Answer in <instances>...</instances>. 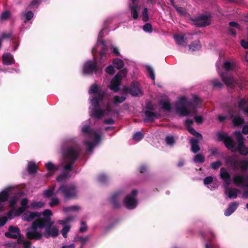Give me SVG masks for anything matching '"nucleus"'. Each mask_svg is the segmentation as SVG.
<instances>
[{
    "label": "nucleus",
    "instance_id": "6ab92c4d",
    "mask_svg": "<svg viewBox=\"0 0 248 248\" xmlns=\"http://www.w3.org/2000/svg\"><path fill=\"white\" fill-rule=\"evenodd\" d=\"M121 80L119 75H116L110 82L109 88L114 92H117L120 90Z\"/></svg>",
    "mask_w": 248,
    "mask_h": 248
},
{
    "label": "nucleus",
    "instance_id": "6e6552de",
    "mask_svg": "<svg viewBox=\"0 0 248 248\" xmlns=\"http://www.w3.org/2000/svg\"><path fill=\"white\" fill-rule=\"evenodd\" d=\"M58 191H61L65 199L73 198L76 195V187L74 185H62Z\"/></svg>",
    "mask_w": 248,
    "mask_h": 248
},
{
    "label": "nucleus",
    "instance_id": "c85d7f7f",
    "mask_svg": "<svg viewBox=\"0 0 248 248\" xmlns=\"http://www.w3.org/2000/svg\"><path fill=\"white\" fill-rule=\"evenodd\" d=\"M238 107L245 113L248 114V101L241 99L238 102Z\"/></svg>",
    "mask_w": 248,
    "mask_h": 248
},
{
    "label": "nucleus",
    "instance_id": "ddd939ff",
    "mask_svg": "<svg viewBox=\"0 0 248 248\" xmlns=\"http://www.w3.org/2000/svg\"><path fill=\"white\" fill-rule=\"evenodd\" d=\"M37 228H34L31 224L30 231L26 233L27 237L30 240H39L42 238L43 234L37 231Z\"/></svg>",
    "mask_w": 248,
    "mask_h": 248
},
{
    "label": "nucleus",
    "instance_id": "5701e85b",
    "mask_svg": "<svg viewBox=\"0 0 248 248\" xmlns=\"http://www.w3.org/2000/svg\"><path fill=\"white\" fill-rule=\"evenodd\" d=\"M201 140L192 138L190 140L191 144V151L193 153L196 154L200 151V147L199 145V142Z\"/></svg>",
    "mask_w": 248,
    "mask_h": 248
},
{
    "label": "nucleus",
    "instance_id": "f8f14e48",
    "mask_svg": "<svg viewBox=\"0 0 248 248\" xmlns=\"http://www.w3.org/2000/svg\"><path fill=\"white\" fill-rule=\"evenodd\" d=\"M145 117L143 118V121L145 123H153L156 119H159L160 115L157 112L149 110H144Z\"/></svg>",
    "mask_w": 248,
    "mask_h": 248
},
{
    "label": "nucleus",
    "instance_id": "864d4df0",
    "mask_svg": "<svg viewBox=\"0 0 248 248\" xmlns=\"http://www.w3.org/2000/svg\"><path fill=\"white\" fill-rule=\"evenodd\" d=\"M155 110V105L152 103L151 102H148L146 103L145 110L154 111Z\"/></svg>",
    "mask_w": 248,
    "mask_h": 248
},
{
    "label": "nucleus",
    "instance_id": "aec40b11",
    "mask_svg": "<svg viewBox=\"0 0 248 248\" xmlns=\"http://www.w3.org/2000/svg\"><path fill=\"white\" fill-rule=\"evenodd\" d=\"M220 177L227 186L231 184V175L226 168L223 167L220 169Z\"/></svg>",
    "mask_w": 248,
    "mask_h": 248
},
{
    "label": "nucleus",
    "instance_id": "79ce46f5",
    "mask_svg": "<svg viewBox=\"0 0 248 248\" xmlns=\"http://www.w3.org/2000/svg\"><path fill=\"white\" fill-rule=\"evenodd\" d=\"M235 66L234 63H232L230 62H225L223 65V68L228 71H232L233 69Z\"/></svg>",
    "mask_w": 248,
    "mask_h": 248
},
{
    "label": "nucleus",
    "instance_id": "49530a36",
    "mask_svg": "<svg viewBox=\"0 0 248 248\" xmlns=\"http://www.w3.org/2000/svg\"><path fill=\"white\" fill-rule=\"evenodd\" d=\"M212 83L214 88L221 89L223 86V83L217 79H213Z\"/></svg>",
    "mask_w": 248,
    "mask_h": 248
},
{
    "label": "nucleus",
    "instance_id": "39448f33",
    "mask_svg": "<svg viewBox=\"0 0 248 248\" xmlns=\"http://www.w3.org/2000/svg\"><path fill=\"white\" fill-rule=\"evenodd\" d=\"M5 236L7 238L17 239V243L19 244H22L25 240L23 235L21 234L18 227L13 225L8 228V232L5 233Z\"/></svg>",
    "mask_w": 248,
    "mask_h": 248
},
{
    "label": "nucleus",
    "instance_id": "4d7b16f0",
    "mask_svg": "<svg viewBox=\"0 0 248 248\" xmlns=\"http://www.w3.org/2000/svg\"><path fill=\"white\" fill-rule=\"evenodd\" d=\"M98 181L101 183H105L108 181L107 176L104 174H101L98 175L97 177Z\"/></svg>",
    "mask_w": 248,
    "mask_h": 248
},
{
    "label": "nucleus",
    "instance_id": "f3484780",
    "mask_svg": "<svg viewBox=\"0 0 248 248\" xmlns=\"http://www.w3.org/2000/svg\"><path fill=\"white\" fill-rule=\"evenodd\" d=\"M221 78L224 83L228 86L233 87L235 86V81L233 78L230 74L222 73Z\"/></svg>",
    "mask_w": 248,
    "mask_h": 248
},
{
    "label": "nucleus",
    "instance_id": "a19ab883",
    "mask_svg": "<svg viewBox=\"0 0 248 248\" xmlns=\"http://www.w3.org/2000/svg\"><path fill=\"white\" fill-rule=\"evenodd\" d=\"M42 0H32L28 5V8L33 9L34 8H38L39 5L41 4Z\"/></svg>",
    "mask_w": 248,
    "mask_h": 248
},
{
    "label": "nucleus",
    "instance_id": "338daca9",
    "mask_svg": "<svg viewBox=\"0 0 248 248\" xmlns=\"http://www.w3.org/2000/svg\"><path fill=\"white\" fill-rule=\"evenodd\" d=\"M11 15V13L8 11H6L2 12L0 16V18L2 20H5L9 18Z\"/></svg>",
    "mask_w": 248,
    "mask_h": 248
},
{
    "label": "nucleus",
    "instance_id": "0eeeda50",
    "mask_svg": "<svg viewBox=\"0 0 248 248\" xmlns=\"http://www.w3.org/2000/svg\"><path fill=\"white\" fill-rule=\"evenodd\" d=\"M194 22V25L197 27H204L209 25L210 22V16L207 15H202L197 17L191 18Z\"/></svg>",
    "mask_w": 248,
    "mask_h": 248
},
{
    "label": "nucleus",
    "instance_id": "de8ad7c7",
    "mask_svg": "<svg viewBox=\"0 0 248 248\" xmlns=\"http://www.w3.org/2000/svg\"><path fill=\"white\" fill-rule=\"evenodd\" d=\"M222 163L220 160H217L215 162H213L210 164L211 168L214 170H216L219 169V168L222 166Z\"/></svg>",
    "mask_w": 248,
    "mask_h": 248
},
{
    "label": "nucleus",
    "instance_id": "ea45409f",
    "mask_svg": "<svg viewBox=\"0 0 248 248\" xmlns=\"http://www.w3.org/2000/svg\"><path fill=\"white\" fill-rule=\"evenodd\" d=\"M70 175L69 172L65 171L57 177V181L58 182H62L64 180L69 178Z\"/></svg>",
    "mask_w": 248,
    "mask_h": 248
},
{
    "label": "nucleus",
    "instance_id": "69168bd1",
    "mask_svg": "<svg viewBox=\"0 0 248 248\" xmlns=\"http://www.w3.org/2000/svg\"><path fill=\"white\" fill-rule=\"evenodd\" d=\"M89 236H87L86 237L80 236L78 237V240L81 242L82 246L85 245L87 242V241L89 240Z\"/></svg>",
    "mask_w": 248,
    "mask_h": 248
},
{
    "label": "nucleus",
    "instance_id": "b1692460",
    "mask_svg": "<svg viewBox=\"0 0 248 248\" xmlns=\"http://www.w3.org/2000/svg\"><path fill=\"white\" fill-rule=\"evenodd\" d=\"M176 43L182 46H185L187 45V38L185 35L176 34L174 35Z\"/></svg>",
    "mask_w": 248,
    "mask_h": 248
},
{
    "label": "nucleus",
    "instance_id": "a211bd4d",
    "mask_svg": "<svg viewBox=\"0 0 248 248\" xmlns=\"http://www.w3.org/2000/svg\"><path fill=\"white\" fill-rule=\"evenodd\" d=\"M100 43L102 46L99 52V62L100 63H102L106 62L107 60V52L108 51V48L105 41H101Z\"/></svg>",
    "mask_w": 248,
    "mask_h": 248
},
{
    "label": "nucleus",
    "instance_id": "c03bdc74",
    "mask_svg": "<svg viewBox=\"0 0 248 248\" xmlns=\"http://www.w3.org/2000/svg\"><path fill=\"white\" fill-rule=\"evenodd\" d=\"M234 135L236 136L238 144H240V143H242L244 142V138L242 136V134L240 131H236L234 132Z\"/></svg>",
    "mask_w": 248,
    "mask_h": 248
},
{
    "label": "nucleus",
    "instance_id": "9d476101",
    "mask_svg": "<svg viewBox=\"0 0 248 248\" xmlns=\"http://www.w3.org/2000/svg\"><path fill=\"white\" fill-rule=\"evenodd\" d=\"M99 70V66L95 62L91 60L87 61L83 66V71L84 74L91 75L93 72H97Z\"/></svg>",
    "mask_w": 248,
    "mask_h": 248
},
{
    "label": "nucleus",
    "instance_id": "8fccbe9b",
    "mask_svg": "<svg viewBox=\"0 0 248 248\" xmlns=\"http://www.w3.org/2000/svg\"><path fill=\"white\" fill-rule=\"evenodd\" d=\"M126 97L124 96H120L116 95L114 97V102L116 104H118L123 103L125 101Z\"/></svg>",
    "mask_w": 248,
    "mask_h": 248
},
{
    "label": "nucleus",
    "instance_id": "4468645a",
    "mask_svg": "<svg viewBox=\"0 0 248 248\" xmlns=\"http://www.w3.org/2000/svg\"><path fill=\"white\" fill-rule=\"evenodd\" d=\"M130 94L133 96H141L143 93L140 87V84L133 81L130 84Z\"/></svg>",
    "mask_w": 248,
    "mask_h": 248
},
{
    "label": "nucleus",
    "instance_id": "f03ea898",
    "mask_svg": "<svg viewBox=\"0 0 248 248\" xmlns=\"http://www.w3.org/2000/svg\"><path fill=\"white\" fill-rule=\"evenodd\" d=\"M191 105V102L185 96L180 97L175 105L176 112L182 116H188L190 113L197 114V106Z\"/></svg>",
    "mask_w": 248,
    "mask_h": 248
},
{
    "label": "nucleus",
    "instance_id": "c756f323",
    "mask_svg": "<svg viewBox=\"0 0 248 248\" xmlns=\"http://www.w3.org/2000/svg\"><path fill=\"white\" fill-rule=\"evenodd\" d=\"M41 215L40 213L28 212L25 214V217L27 221H31L33 220L36 217H40Z\"/></svg>",
    "mask_w": 248,
    "mask_h": 248
},
{
    "label": "nucleus",
    "instance_id": "20e7f679",
    "mask_svg": "<svg viewBox=\"0 0 248 248\" xmlns=\"http://www.w3.org/2000/svg\"><path fill=\"white\" fill-rule=\"evenodd\" d=\"M225 163L226 166L236 170L240 168L243 172L248 170V160H238L234 155L227 156L225 157Z\"/></svg>",
    "mask_w": 248,
    "mask_h": 248
},
{
    "label": "nucleus",
    "instance_id": "9b49d317",
    "mask_svg": "<svg viewBox=\"0 0 248 248\" xmlns=\"http://www.w3.org/2000/svg\"><path fill=\"white\" fill-rule=\"evenodd\" d=\"M53 221L51 220V218L48 217H38V218L33 222L32 223L34 228H39L40 229L47 228L50 223H52Z\"/></svg>",
    "mask_w": 248,
    "mask_h": 248
},
{
    "label": "nucleus",
    "instance_id": "052dcab7",
    "mask_svg": "<svg viewBox=\"0 0 248 248\" xmlns=\"http://www.w3.org/2000/svg\"><path fill=\"white\" fill-rule=\"evenodd\" d=\"M17 201V198L16 196H14L9 201V206L11 208H14Z\"/></svg>",
    "mask_w": 248,
    "mask_h": 248
},
{
    "label": "nucleus",
    "instance_id": "72a5a7b5",
    "mask_svg": "<svg viewBox=\"0 0 248 248\" xmlns=\"http://www.w3.org/2000/svg\"><path fill=\"white\" fill-rule=\"evenodd\" d=\"M37 167L33 162H30L28 164L27 171L30 174H32L36 172Z\"/></svg>",
    "mask_w": 248,
    "mask_h": 248
},
{
    "label": "nucleus",
    "instance_id": "dca6fc26",
    "mask_svg": "<svg viewBox=\"0 0 248 248\" xmlns=\"http://www.w3.org/2000/svg\"><path fill=\"white\" fill-rule=\"evenodd\" d=\"M233 182L236 185H242L248 187V175L247 176L236 175L233 177Z\"/></svg>",
    "mask_w": 248,
    "mask_h": 248
},
{
    "label": "nucleus",
    "instance_id": "bb28decb",
    "mask_svg": "<svg viewBox=\"0 0 248 248\" xmlns=\"http://www.w3.org/2000/svg\"><path fill=\"white\" fill-rule=\"evenodd\" d=\"M226 189L225 194L230 199H236L237 197L238 193L239 192V190L238 189L235 188H229L228 187H227Z\"/></svg>",
    "mask_w": 248,
    "mask_h": 248
},
{
    "label": "nucleus",
    "instance_id": "5fc2aeb1",
    "mask_svg": "<svg viewBox=\"0 0 248 248\" xmlns=\"http://www.w3.org/2000/svg\"><path fill=\"white\" fill-rule=\"evenodd\" d=\"M143 30L145 32H152L153 31L152 26L150 23H145L143 26Z\"/></svg>",
    "mask_w": 248,
    "mask_h": 248
},
{
    "label": "nucleus",
    "instance_id": "f257e3e1",
    "mask_svg": "<svg viewBox=\"0 0 248 248\" xmlns=\"http://www.w3.org/2000/svg\"><path fill=\"white\" fill-rule=\"evenodd\" d=\"M89 94H93L91 100V103L93 107L91 110V116L97 119H102L105 115V110L99 108V103L102 102L106 94V92L103 91L96 84H92L89 89Z\"/></svg>",
    "mask_w": 248,
    "mask_h": 248
},
{
    "label": "nucleus",
    "instance_id": "473e14b6",
    "mask_svg": "<svg viewBox=\"0 0 248 248\" xmlns=\"http://www.w3.org/2000/svg\"><path fill=\"white\" fill-rule=\"evenodd\" d=\"M159 105L161 106L162 109L164 110L170 111L171 110V104L169 101H164L161 100L159 101Z\"/></svg>",
    "mask_w": 248,
    "mask_h": 248
},
{
    "label": "nucleus",
    "instance_id": "423d86ee",
    "mask_svg": "<svg viewBox=\"0 0 248 248\" xmlns=\"http://www.w3.org/2000/svg\"><path fill=\"white\" fill-rule=\"evenodd\" d=\"M218 140L222 141L226 147L232 152H234L235 146L234 140L226 133H218L217 135Z\"/></svg>",
    "mask_w": 248,
    "mask_h": 248
},
{
    "label": "nucleus",
    "instance_id": "3c124183",
    "mask_svg": "<svg viewBox=\"0 0 248 248\" xmlns=\"http://www.w3.org/2000/svg\"><path fill=\"white\" fill-rule=\"evenodd\" d=\"M143 135L141 132H137L134 134L133 138L135 140L139 141L143 138Z\"/></svg>",
    "mask_w": 248,
    "mask_h": 248
},
{
    "label": "nucleus",
    "instance_id": "1a4fd4ad",
    "mask_svg": "<svg viewBox=\"0 0 248 248\" xmlns=\"http://www.w3.org/2000/svg\"><path fill=\"white\" fill-rule=\"evenodd\" d=\"M137 193V190L134 189L131 192L132 196L128 195L124 198V202L127 208L129 209H133L137 206V202L135 198V197H136Z\"/></svg>",
    "mask_w": 248,
    "mask_h": 248
},
{
    "label": "nucleus",
    "instance_id": "603ef678",
    "mask_svg": "<svg viewBox=\"0 0 248 248\" xmlns=\"http://www.w3.org/2000/svg\"><path fill=\"white\" fill-rule=\"evenodd\" d=\"M70 226L69 225L65 226L61 230V233L64 238H66L67 237V233L69 232Z\"/></svg>",
    "mask_w": 248,
    "mask_h": 248
},
{
    "label": "nucleus",
    "instance_id": "a18cd8bd",
    "mask_svg": "<svg viewBox=\"0 0 248 248\" xmlns=\"http://www.w3.org/2000/svg\"><path fill=\"white\" fill-rule=\"evenodd\" d=\"M9 197L8 192L7 191H3L0 193V202H6Z\"/></svg>",
    "mask_w": 248,
    "mask_h": 248
},
{
    "label": "nucleus",
    "instance_id": "a878e982",
    "mask_svg": "<svg viewBox=\"0 0 248 248\" xmlns=\"http://www.w3.org/2000/svg\"><path fill=\"white\" fill-rule=\"evenodd\" d=\"M239 205V203L236 202H234L231 203H230L228 208L226 209L224 212V215L226 216H229L232 214L237 208L238 206Z\"/></svg>",
    "mask_w": 248,
    "mask_h": 248
},
{
    "label": "nucleus",
    "instance_id": "0e129e2a",
    "mask_svg": "<svg viewBox=\"0 0 248 248\" xmlns=\"http://www.w3.org/2000/svg\"><path fill=\"white\" fill-rule=\"evenodd\" d=\"M41 214L44 216V217H48V218H51L50 217L52 215V212L49 209H46Z\"/></svg>",
    "mask_w": 248,
    "mask_h": 248
},
{
    "label": "nucleus",
    "instance_id": "4be33fe9",
    "mask_svg": "<svg viewBox=\"0 0 248 248\" xmlns=\"http://www.w3.org/2000/svg\"><path fill=\"white\" fill-rule=\"evenodd\" d=\"M238 152L242 155H248V147L245 144V142L238 144L237 147L235 148L234 152Z\"/></svg>",
    "mask_w": 248,
    "mask_h": 248
},
{
    "label": "nucleus",
    "instance_id": "774afa93",
    "mask_svg": "<svg viewBox=\"0 0 248 248\" xmlns=\"http://www.w3.org/2000/svg\"><path fill=\"white\" fill-rule=\"evenodd\" d=\"M106 72L109 74L113 75L115 73L114 67L112 65H109L106 67Z\"/></svg>",
    "mask_w": 248,
    "mask_h": 248
},
{
    "label": "nucleus",
    "instance_id": "37998d69",
    "mask_svg": "<svg viewBox=\"0 0 248 248\" xmlns=\"http://www.w3.org/2000/svg\"><path fill=\"white\" fill-rule=\"evenodd\" d=\"M82 132L91 136L93 135V134H94V131L93 130L89 125H85L83 126L82 128Z\"/></svg>",
    "mask_w": 248,
    "mask_h": 248
},
{
    "label": "nucleus",
    "instance_id": "e433bc0d",
    "mask_svg": "<svg viewBox=\"0 0 248 248\" xmlns=\"http://www.w3.org/2000/svg\"><path fill=\"white\" fill-rule=\"evenodd\" d=\"M187 130H188V132L191 135H193L194 136H195L196 138V139H199V140H202V134H201L200 133L197 132L191 126H189V127H188V128H187Z\"/></svg>",
    "mask_w": 248,
    "mask_h": 248
},
{
    "label": "nucleus",
    "instance_id": "2f4dec72",
    "mask_svg": "<svg viewBox=\"0 0 248 248\" xmlns=\"http://www.w3.org/2000/svg\"><path fill=\"white\" fill-rule=\"evenodd\" d=\"M114 67L117 69H121L123 68L124 65V61L119 58H115L112 62Z\"/></svg>",
    "mask_w": 248,
    "mask_h": 248
},
{
    "label": "nucleus",
    "instance_id": "13d9d810",
    "mask_svg": "<svg viewBox=\"0 0 248 248\" xmlns=\"http://www.w3.org/2000/svg\"><path fill=\"white\" fill-rule=\"evenodd\" d=\"M54 194V188L47 189L44 191V195L46 198H50Z\"/></svg>",
    "mask_w": 248,
    "mask_h": 248
},
{
    "label": "nucleus",
    "instance_id": "c9c22d12",
    "mask_svg": "<svg viewBox=\"0 0 248 248\" xmlns=\"http://www.w3.org/2000/svg\"><path fill=\"white\" fill-rule=\"evenodd\" d=\"M205 157L202 154H198L195 155L193 158L195 163H203L205 162Z\"/></svg>",
    "mask_w": 248,
    "mask_h": 248
},
{
    "label": "nucleus",
    "instance_id": "bf43d9fd",
    "mask_svg": "<svg viewBox=\"0 0 248 248\" xmlns=\"http://www.w3.org/2000/svg\"><path fill=\"white\" fill-rule=\"evenodd\" d=\"M146 68H147V70L149 73V76L153 80H155V75L154 72L153 68L149 66H147Z\"/></svg>",
    "mask_w": 248,
    "mask_h": 248
},
{
    "label": "nucleus",
    "instance_id": "f704fd0d",
    "mask_svg": "<svg viewBox=\"0 0 248 248\" xmlns=\"http://www.w3.org/2000/svg\"><path fill=\"white\" fill-rule=\"evenodd\" d=\"M189 50L193 51L198 50L201 48V44L199 41L196 40L192 42L189 46Z\"/></svg>",
    "mask_w": 248,
    "mask_h": 248
},
{
    "label": "nucleus",
    "instance_id": "412c9836",
    "mask_svg": "<svg viewBox=\"0 0 248 248\" xmlns=\"http://www.w3.org/2000/svg\"><path fill=\"white\" fill-rule=\"evenodd\" d=\"M121 194V192H116L111 197L110 202L114 208H117L120 207L119 200Z\"/></svg>",
    "mask_w": 248,
    "mask_h": 248
},
{
    "label": "nucleus",
    "instance_id": "e2e57ef3",
    "mask_svg": "<svg viewBox=\"0 0 248 248\" xmlns=\"http://www.w3.org/2000/svg\"><path fill=\"white\" fill-rule=\"evenodd\" d=\"M210 152V156H215L219 154L218 149L217 147H213L208 150Z\"/></svg>",
    "mask_w": 248,
    "mask_h": 248
},
{
    "label": "nucleus",
    "instance_id": "680f3d73",
    "mask_svg": "<svg viewBox=\"0 0 248 248\" xmlns=\"http://www.w3.org/2000/svg\"><path fill=\"white\" fill-rule=\"evenodd\" d=\"M44 203L41 202H32L31 206L33 208H41L43 207Z\"/></svg>",
    "mask_w": 248,
    "mask_h": 248
},
{
    "label": "nucleus",
    "instance_id": "09e8293b",
    "mask_svg": "<svg viewBox=\"0 0 248 248\" xmlns=\"http://www.w3.org/2000/svg\"><path fill=\"white\" fill-rule=\"evenodd\" d=\"M142 20L144 22H146L149 20V16H148V9L147 8H144L143 10L142 13Z\"/></svg>",
    "mask_w": 248,
    "mask_h": 248
},
{
    "label": "nucleus",
    "instance_id": "7c9ffc66",
    "mask_svg": "<svg viewBox=\"0 0 248 248\" xmlns=\"http://www.w3.org/2000/svg\"><path fill=\"white\" fill-rule=\"evenodd\" d=\"M34 14L31 11H29L26 13H23L22 14V19L24 23L29 21L33 17Z\"/></svg>",
    "mask_w": 248,
    "mask_h": 248
},
{
    "label": "nucleus",
    "instance_id": "58836bf2",
    "mask_svg": "<svg viewBox=\"0 0 248 248\" xmlns=\"http://www.w3.org/2000/svg\"><path fill=\"white\" fill-rule=\"evenodd\" d=\"M233 124L235 126H240L244 124L245 121L243 118L236 116L232 119Z\"/></svg>",
    "mask_w": 248,
    "mask_h": 248
},
{
    "label": "nucleus",
    "instance_id": "7ed1b4c3",
    "mask_svg": "<svg viewBox=\"0 0 248 248\" xmlns=\"http://www.w3.org/2000/svg\"><path fill=\"white\" fill-rule=\"evenodd\" d=\"M81 153V149L78 145L69 147L65 154V158L69 162L64 166L63 169L65 170H71L75 161Z\"/></svg>",
    "mask_w": 248,
    "mask_h": 248
},
{
    "label": "nucleus",
    "instance_id": "4c0bfd02",
    "mask_svg": "<svg viewBox=\"0 0 248 248\" xmlns=\"http://www.w3.org/2000/svg\"><path fill=\"white\" fill-rule=\"evenodd\" d=\"M47 170L50 172H54L58 170V167L55 166L51 162H49L46 164Z\"/></svg>",
    "mask_w": 248,
    "mask_h": 248
},
{
    "label": "nucleus",
    "instance_id": "393cba45",
    "mask_svg": "<svg viewBox=\"0 0 248 248\" xmlns=\"http://www.w3.org/2000/svg\"><path fill=\"white\" fill-rule=\"evenodd\" d=\"M2 62L4 65H9L14 63V58L10 53H4L2 57Z\"/></svg>",
    "mask_w": 248,
    "mask_h": 248
},
{
    "label": "nucleus",
    "instance_id": "cd10ccee",
    "mask_svg": "<svg viewBox=\"0 0 248 248\" xmlns=\"http://www.w3.org/2000/svg\"><path fill=\"white\" fill-rule=\"evenodd\" d=\"M133 2V4H130L129 7L131 10V14L134 19H137L139 16V11L138 10V6L135 3L136 0H131Z\"/></svg>",
    "mask_w": 248,
    "mask_h": 248
},
{
    "label": "nucleus",
    "instance_id": "6e6d98bb",
    "mask_svg": "<svg viewBox=\"0 0 248 248\" xmlns=\"http://www.w3.org/2000/svg\"><path fill=\"white\" fill-rule=\"evenodd\" d=\"M165 141L168 145H171L175 142V140L172 136H167L166 137Z\"/></svg>",
    "mask_w": 248,
    "mask_h": 248
},
{
    "label": "nucleus",
    "instance_id": "2eb2a0df",
    "mask_svg": "<svg viewBox=\"0 0 248 248\" xmlns=\"http://www.w3.org/2000/svg\"><path fill=\"white\" fill-rule=\"evenodd\" d=\"M53 224L54 222H52V223H50L49 226L45 229L43 235L46 238H48L50 236L55 237L58 235V230L56 228H52Z\"/></svg>",
    "mask_w": 248,
    "mask_h": 248
}]
</instances>
